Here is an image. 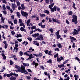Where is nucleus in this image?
<instances>
[{
  "label": "nucleus",
  "mask_w": 80,
  "mask_h": 80,
  "mask_svg": "<svg viewBox=\"0 0 80 80\" xmlns=\"http://www.w3.org/2000/svg\"><path fill=\"white\" fill-rule=\"evenodd\" d=\"M34 50V49H33V48L31 47L29 49V51H27L26 52H24V55H26L27 56H29V58L27 59L28 60H31L32 58H34V57L33 56L32 54H31L30 55H29V54L28 53V52H33Z\"/></svg>",
  "instance_id": "nucleus-1"
},
{
  "label": "nucleus",
  "mask_w": 80,
  "mask_h": 80,
  "mask_svg": "<svg viewBox=\"0 0 80 80\" xmlns=\"http://www.w3.org/2000/svg\"><path fill=\"white\" fill-rule=\"evenodd\" d=\"M18 71L21 73H24L25 74H27L28 73V72L25 70V67L23 66V65L21 66V69L18 70Z\"/></svg>",
  "instance_id": "nucleus-2"
},
{
  "label": "nucleus",
  "mask_w": 80,
  "mask_h": 80,
  "mask_svg": "<svg viewBox=\"0 0 80 80\" xmlns=\"http://www.w3.org/2000/svg\"><path fill=\"white\" fill-rule=\"evenodd\" d=\"M73 19H72V22H74L75 24H77L78 21H77V17L75 15L72 16Z\"/></svg>",
  "instance_id": "nucleus-3"
},
{
  "label": "nucleus",
  "mask_w": 80,
  "mask_h": 80,
  "mask_svg": "<svg viewBox=\"0 0 80 80\" xmlns=\"http://www.w3.org/2000/svg\"><path fill=\"white\" fill-rule=\"evenodd\" d=\"M21 13L22 16H23V17H25L26 18H27V17H28V15L27 12L22 10L21 11Z\"/></svg>",
  "instance_id": "nucleus-4"
},
{
  "label": "nucleus",
  "mask_w": 80,
  "mask_h": 80,
  "mask_svg": "<svg viewBox=\"0 0 80 80\" xmlns=\"http://www.w3.org/2000/svg\"><path fill=\"white\" fill-rule=\"evenodd\" d=\"M79 33L78 31H77V30L76 29L74 30V31L72 32V34L73 35H77Z\"/></svg>",
  "instance_id": "nucleus-5"
},
{
  "label": "nucleus",
  "mask_w": 80,
  "mask_h": 80,
  "mask_svg": "<svg viewBox=\"0 0 80 80\" xmlns=\"http://www.w3.org/2000/svg\"><path fill=\"white\" fill-rule=\"evenodd\" d=\"M69 39L71 40V42L72 43H73V41H77V39H76V38L72 37V36H70L69 37Z\"/></svg>",
  "instance_id": "nucleus-6"
},
{
  "label": "nucleus",
  "mask_w": 80,
  "mask_h": 80,
  "mask_svg": "<svg viewBox=\"0 0 80 80\" xmlns=\"http://www.w3.org/2000/svg\"><path fill=\"white\" fill-rule=\"evenodd\" d=\"M15 46L13 50L14 51L15 50V52H18V44H15Z\"/></svg>",
  "instance_id": "nucleus-7"
},
{
  "label": "nucleus",
  "mask_w": 80,
  "mask_h": 80,
  "mask_svg": "<svg viewBox=\"0 0 80 80\" xmlns=\"http://www.w3.org/2000/svg\"><path fill=\"white\" fill-rule=\"evenodd\" d=\"M56 8L57 6H55L53 8L51 9V12H56V11H57Z\"/></svg>",
  "instance_id": "nucleus-8"
},
{
  "label": "nucleus",
  "mask_w": 80,
  "mask_h": 80,
  "mask_svg": "<svg viewBox=\"0 0 80 80\" xmlns=\"http://www.w3.org/2000/svg\"><path fill=\"white\" fill-rule=\"evenodd\" d=\"M32 64L33 65H35V68H37V66L38 65V64L37 63L35 62V61H33L32 63Z\"/></svg>",
  "instance_id": "nucleus-9"
},
{
  "label": "nucleus",
  "mask_w": 80,
  "mask_h": 80,
  "mask_svg": "<svg viewBox=\"0 0 80 80\" xmlns=\"http://www.w3.org/2000/svg\"><path fill=\"white\" fill-rule=\"evenodd\" d=\"M62 60H64L63 57L62 56L60 58H58L57 59V62H61V61H62Z\"/></svg>",
  "instance_id": "nucleus-10"
},
{
  "label": "nucleus",
  "mask_w": 80,
  "mask_h": 80,
  "mask_svg": "<svg viewBox=\"0 0 80 80\" xmlns=\"http://www.w3.org/2000/svg\"><path fill=\"white\" fill-rule=\"evenodd\" d=\"M53 22H57V23H59V21H58V20L57 19H54L53 18H52V19Z\"/></svg>",
  "instance_id": "nucleus-11"
},
{
  "label": "nucleus",
  "mask_w": 80,
  "mask_h": 80,
  "mask_svg": "<svg viewBox=\"0 0 80 80\" xmlns=\"http://www.w3.org/2000/svg\"><path fill=\"white\" fill-rule=\"evenodd\" d=\"M9 74L10 75V76H12V75L16 76V77H18V74L13 73V72H11Z\"/></svg>",
  "instance_id": "nucleus-12"
},
{
  "label": "nucleus",
  "mask_w": 80,
  "mask_h": 80,
  "mask_svg": "<svg viewBox=\"0 0 80 80\" xmlns=\"http://www.w3.org/2000/svg\"><path fill=\"white\" fill-rule=\"evenodd\" d=\"M5 19L3 17H2L1 18V23H4L5 22Z\"/></svg>",
  "instance_id": "nucleus-13"
},
{
  "label": "nucleus",
  "mask_w": 80,
  "mask_h": 80,
  "mask_svg": "<svg viewBox=\"0 0 80 80\" xmlns=\"http://www.w3.org/2000/svg\"><path fill=\"white\" fill-rule=\"evenodd\" d=\"M12 8L13 10H15V9L16 8V5H15V3H12Z\"/></svg>",
  "instance_id": "nucleus-14"
},
{
  "label": "nucleus",
  "mask_w": 80,
  "mask_h": 80,
  "mask_svg": "<svg viewBox=\"0 0 80 80\" xmlns=\"http://www.w3.org/2000/svg\"><path fill=\"white\" fill-rule=\"evenodd\" d=\"M39 35V33H35L33 34L32 35V36L33 37H35V38H36L37 36H38Z\"/></svg>",
  "instance_id": "nucleus-15"
},
{
  "label": "nucleus",
  "mask_w": 80,
  "mask_h": 80,
  "mask_svg": "<svg viewBox=\"0 0 80 80\" xmlns=\"http://www.w3.org/2000/svg\"><path fill=\"white\" fill-rule=\"evenodd\" d=\"M10 80H16L17 79V77H14L13 76H11L10 78Z\"/></svg>",
  "instance_id": "nucleus-16"
},
{
  "label": "nucleus",
  "mask_w": 80,
  "mask_h": 80,
  "mask_svg": "<svg viewBox=\"0 0 80 80\" xmlns=\"http://www.w3.org/2000/svg\"><path fill=\"white\" fill-rule=\"evenodd\" d=\"M51 5H49V8L51 10L52 8V7H53V5H54V3H52V4H50Z\"/></svg>",
  "instance_id": "nucleus-17"
},
{
  "label": "nucleus",
  "mask_w": 80,
  "mask_h": 80,
  "mask_svg": "<svg viewBox=\"0 0 80 80\" xmlns=\"http://www.w3.org/2000/svg\"><path fill=\"white\" fill-rule=\"evenodd\" d=\"M1 55L2 57H3V60H5L6 58H7V57L5 56V55L4 53H2L1 54Z\"/></svg>",
  "instance_id": "nucleus-18"
},
{
  "label": "nucleus",
  "mask_w": 80,
  "mask_h": 80,
  "mask_svg": "<svg viewBox=\"0 0 80 80\" xmlns=\"http://www.w3.org/2000/svg\"><path fill=\"white\" fill-rule=\"evenodd\" d=\"M20 30L22 31V32H23V31H24V32H26L27 31H26V30L24 29V28L23 27H21L20 28Z\"/></svg>",
  "instance_id": "nucleus-19"
},
{
  "label": "nucleus",
  "mask_w": 80,
  "mask_h": 80,
  "mask_svg": "<svg viewBox=\"0 0 80 80\" xmlns=\"http://www.w3.org/2000/svg\"><path fill=\"white\" fill-rule=\"evenodd\" d=\"M19 25L21 27H23V28H25V26L23 22L20 23Z\"/></svg>",
  "instance_id": "nucleus-20"
},
{
  "label": "nucleus",
  "mask_w": 80,
  "mask_h": 80,
  "mask_svg": "<svg viewBox=\"0 0 80 80\" xmlns=\"http://www.w3.org/2000/svg\"><path fill=\"white\" fill-rule=\"evenodd\" d=\"M37 30L39 32H42V30L40 29H39V28L36 29H35L36 32H37Z\"/></svg>",
  "instance_id": "nucleus-21"
},
{
  "label": "nucleus",
  "mask_w": 80,
  "mask_h": 80,
  "mask_svg": "<svg viewBox=\"0 0 80 80\" xmlns=\"http://www.w3.org/2000/svg\"><path fill=\"white\" fill-rule=\"evenodd\" d=\"M64 67V64H62L58 65V67L59 68H61V67Z\"/></svg>",
  "instance_id": "nucleus-22"
},
{
  "label": "nucleus",
  "mask_w": 80,
  "mask_h": 80,
  "mask_svg": "<svg viewBox=\"0 0 80 80\" xmlns=\"http://www.w3.org/2000/svg\"><path fill=\"white\" fill-rule=\"evenodd\" d=\"M30 19H28L27 22V26H28L29 24H30Z\"/></svg>",
  "instance_id": "nucleus-23"
},
{
  "label": "nucleus",
  "mask_w": 80,
  "mask_h": 80,
  "mask_svg": "<svg viewBox=\"0 0 80 80\" xmlns=\"http://www.w3.org/2000/svg\"><path fill=\"white\" fill-rule=\"evenodd\" d=\"M23 65L24 66L23 67H26V66H27L28 67V66H29V64H27V63H23Z\"/></svg>",
  "instance_id": "nucleus-24"
},
{
  "label": "nucleus",
  "mask_w": 80,
  "mask_h": 80,
  "mask_svg": "<svg viewBox=\"0 0 80 80\" xmlns=\"http://www.w3.org/2000/svg\"><path fill=\"white\" fill-rule=\"evenodd\" d=\"M16 2L17 6H19V5H20V2L18 1V0Z\"/></svg>",
  "instance_id": "nucleus-25"
},
{
  "label": "nucleus",
  "mask_w": 80,
  "mask_h": 80,
  "mask_svg": "<svg viewBox=\"0 0 80 80\" xmlns=\"http://www.w3.org/2000/svg\"><path fill=\"white\" fill-rule=\"evenodd\" d=\"M40 16L41 17H45V15L41 13H40Z\"/></svg>",
  "instance_id": "nucleus-26"
},
{
  "label": "nucleus",
  "mask_w": 80,
  "mask_h": 80,
  "mask_svg": "<svg viewBox=\"0 0 80 80\" xmlns=\"http://www.w3.org/2000/svg\"><path fill=\"white\" fill-rule=\"evenodd\" d=\"M31 29L32 30H33V29H36V26H32L31 27Z\"/></svg>",
  "instance_id": "nucleus-27"
},
{
  "label": "nucleus",
  "mask_w": 80,
  "mask_h": 80,
  "mask_svg": "<svg viewBox=\"0 0 80 80\" xmlns=\"http://www.w3.org/2000/svg\"><path fill=\"white\" fill-rule=\"evenodd\" d=\"M16 37L18 38V37H22V35L20 34H17V36H16Z\"/></svg>",
  "instance_id": "nucleus-28"
},
{
  "label": "nucleus",
  "mask_w": 80,
  "mask_h": 80,
  "mask_svg": "<svg viewBox=\"0 0 80 80\" xmlns=\"http://www.w3.org/2000/svg\"><path fill=\"white\" fill-rule=\"evenodd\" d=\"M68 14L69 15H72L73 14V12L72 11H69L68 12Z\"/></svg>",
  "instance_id": "nucleus-29"
},
{
  "label": "nucleus",
  "mask_w": 80,
  "mask_h": 80,
  "mask_svg": "<svg viewBox=\"0 0 80 80\" xmlns=\"http://www.w3.org/2000/svg\"><path fill=\"white\" fill-rule=\"evenodd\" d=\"M15 68H17V69H18V70H19L20 69V68H19V66H18V65L15 66Z\"/></svg>",
  "instance_id": "nucleus-30"
},
{
  "label": "nucleus",
  "mask_w": 80,
  "mask_h": 80,
  "mask_svg": "<svg viewBox=\"0 0 80 80\" xmlns=\"http://www.w3.org/2000/svg\"><path fill=\"white\" fill-rule=\"evenodd\" d=\"M14 24H17V19H15L14 20Z\"/></svg>",
  "instance_id": "nucleus-31"
},
{
  "label": "nucleus",
  "mask_w": 80,
  "mask_h": 80,
  "mask_svg": "<svg viewBox=\"0 0 80 80\" xmlns=\"http://www.w3.org/2000/svg\"><path fill=\"white\" fill-rule=\"evenodd\" d=\"M44 12L47 14H49V11L47 10H45Z\"/></svg>",
  "instance_id": "nucleus-32"
},
{
  "label": "nucleus",
  "mask_w": 80,
  "mask_h": 80,
  "mask_svg": "<svg viewBox=\"0 0 80 80\" xmlns=\"http://www.w3.org/2000/svg\"><path fill=\"white\" fill-rule=\"evenodd\" d=\"M40 40H43V36L42 35H40L39 36Z\"/></svg>",
  "instance_id": "nucleus-33"
},
{
  "label": "nucleus",
  "mask_w": 80,
  "mask_h": 80,
  "mask_svg": "<svg viewBox=\"0 0 80 80\" xmlns=\"http://www.w3.org/2000/svg\"><path fill=\"white\" fill-rule=\"evenodd\" d=\"M21 7L22 8V10H24V9H25V7L24 6V4H22L21 5Z\"/></svg>",
  "instance_id": "nucleus-34"
},
{
  "label": "nucleus",
  "mask_w": 80,
  "mask_h": 80,
  "mask_svg": "<svg viewBox=\"0 0 80 80\" xmlns=\"http://www.w3.org/2000/svg\"><path fill=\"white\" fill-rule=\"evenodd\" d=\"M17 16H18V18H20V13L19 12H17Z\"/></svg>",
  "instance_id": "nucleus-35"
},
{
  "label": "nucleus",
  "mask_w": 80,
  "mask_h": 80,
  "mask_svg": "<svg viewBox=\"0 0 80 80\" xmlns=\"http://www.w3.org/2000/svg\"><path fill=\"white\" fill-rule=\"evenodd\" d=\"M2 9L3 10H6V7H5V5H4L2 6Z\"/></svg>",
  "instance_id": "nucleus-36"
},
{
  "label": "nucleus",
  "mask_w": 80,
  "mask_h": 80,
  "mask_svg": "<svg viewBox=\"0 0 80 80\" xmlns=\"http://www.w3.org/2000/svg\"><path fill=\"white\" fill-rule=\"evenodd\" d=\"M49 31L51 32V33H53V28H51L49 29Z\"/></svg>",
  "instance_id": "nucleus-37"
},
{
  "label": "nucleus",
  "mask_w": 80,
  "mask_h": 80,
  "mask_svg": "<svg viewBox=\"0 0 80 80\" xmlns=\"http://www.w3.org/2000/svg\"><path fill=\"white\" fill-rule=\"evenodd\" d=\"M1 1L3 3H4L5 4H7V2H6V0H1Z\"/></svg>",
  "instance_id": "nucleus-38"
},
{
  "label": "nucleus",
  "mask_w": 80,
  "mask_h": 80,
  "mask_svg": "<svg viewBox=\"0 0 80 80\" xmlns=\"http://www.w3.org/2000/svg\"><path fill=\"white\" fill-rule=\"evenodd\" d=\"M45 2L46 3L48 4V3H49V2H50V1L49 0H45Z\"/></svg>",
  "instance_id": "nucleus-39"
},
{
  "label": "nucleus",
  "mask_w": 80,
  "mask_h": 80,
  "mask_svg": "<svg viewBox=\"0 0 80 80\" xmlns=\"http://www.w3.org/2000/svg\"><path fill=\"white\" fill-rule=\"evenodd\" d=\"M47 63H52V61L51 59H50L48 61H47Z\"/></svg>",
  "instance_id": "nucleus-40"
},
{
  "label": "nucleus",
  "mask_w": 80,
  "mask_h": 80,
  "mask_svg": "<svg viewBox=\"0 0 80 80\" xmlns=\"http://www.w3.org/2000/svg\"><path fill=\"white\" fill-rule=\"evenodd\" d=\"M58 53H57L56 54L54 55V58H56L57 57L58 58Z\"/></svg>",
  "instance_id": "nucleus-41"
},
{
  "label": "nucleus",
  "mask_w": 80,
  "mask_h": 80,
  "mask_svg": "<svg viewBox=\"0 0 80 80\" xmlns=\"http://www.w3.org/2000/svg\"><path fill=\"white\" fill-rule=\"evenodd\" d=\"M58 47L59 48H62V46L61 45V44L60 43H58Z\"/></svg>",
  "instance_id": "nucleus-42"
},
{
  "label": "nucleus",
  "mask_w": 80,
  "mask_h": 80,
  "mask_svg": "<svg viewBox=\"0 0 80 80\" xmlns=\"http://www.w3.org/2000/svg\"><path fill=\"white\" fill-rule=\"evenodd\" d=\"M6 8L8 10H10V6H7Z\"/></svg>",
  "instance_id": "nucleus-43"
},
{
  "label": "nucleus",
  "mask_w": 80,
  "mask_h": 80,
  "mask_svg": "<svg viewBox=\"0 0 80 80\" xmlns=\"http://www.w3.org/2000/svg\"><path fill=\"white\" fill-rule=\"evenodd\" d=\"M19 54L20 55V56H22L23 54V52H22L21 51H20L19 52Z\"/></svg>",
  "instance_id": "nucleus-44"
},
{
  "label": "nucleus",
  "mask_w": 80,
  "mask_h": 80,
  "mask_svg": "<svg viewBox=\"0 0 80 80\" xmlns=\"http://www.w3.org/2000/svg\"><path fill=\"white\" fill-rule=\"evenodd\" d=\"M72 7L73 8H74L75 10H76V9H77L76 8H75V3L74 2H73V4L72 5Z\"/></svg>",
  "instance_id": "nucleus-45"
},
{
  "label": "nucleus",
  "mask_w": 80,
  "mask_h": 80,
  "mask_svg": "<svg viewBox=\"0 0 80 80\" xmlns=\"http://www.w3.org/2000/svg\"><path fill=\"white\" fill-rule=\"evenodd\" d=\"M57 39H59V38H60V37H61V36L60 35H58V36H57Z\"/></svg>",
  "instance_id": "nucleus-46"
},
{
  "label": "nucleus",
  "mask_w": 80,
  "mask_h": 80,
  "mask_svg": "<svg viewBox=\"0 0 80 80\" xmlns=\"http://www.w3.org/2000/svg\"><path fill=\"white\" fill-rule=\"evenodd\" d=\"M28 40H29L30 42H31L32 40V39L31 38H28Z\"/></svg>",
  "instance_id": "nucleus-47"
},
{
  "label": "nucleus",
  "mask_w": 80,
  "mask_h": 80,
  "mask_svg": "<svg viewBox=\"0 0 80 80\" xmlns=\"http://www.w3.org/2000/svg\"><path fill=\"white\" fill-rule=\"evenodd\" d=\"M41 27L42 28H45V25H42L41 26Z\"/></svg>",
  "instance_id": "nucleus-48"
},
{
  "label": "nucleus",
  "mask_w": 80,
  "mask_h": 80,
  "mask_svg": "<svg viewBox=\"0 0 80 80\" xmlns=\"http://www.w3.org/2000/svg\"><path fill=\"white\" fill-rule=\"evenodd\" d=\"M10 65H13V62L12 61V60H11L10 61Z\"/></svg>",
  "instance_id": "nucleus-49"
},
{
  "label": "nucleus",
  "mask_w": 80,
  "mask_h": 80,
  "mask_svg": "<svg viewBox=\"0 0 80 80\" xmlns=\"http://www.w3.org/2000/svg\"><path fill=\"white\" fill-rule=\"evenodd\" d=\"M78 32H80V26H78Z\"/></svg>",
  "instance_id": "nucleus-50"
},
{
  "label": "nucleus",
  "mask_w": 80,
  "mask_h": 80,
  "mask_svg": "<svg viewBox=\"0 0 80 80\" xmlns=\"http://www.w3.org/2000/svg\"><path fill=\"white\" fill-rule=\"evenodd\" d=\"M22 19H19V21H18V22L19 23H22Z\"/></svg>",
  "instance_id": "nucleus-51"
},
{
  "label": "nucleus",
  "mask_w": 80,
  "mask_h": 80,
  "mask_svg": "<svg viewBox=\"0 0 80 80\" xmlns=\"http://www.w3.org/2000/svg\"><path fill=\"white\" fill-rule=\"evenodd\" d=\"M40 68H42V70H44L45 68L42 66H40Z\"/></svg>",
  "instance_id": "nucleus-52"
},
{
  "label": "nucleus",
  "mask_w": 80,
  "mask_h": 80,
  "mask_svg": "<svg viewBox=\"0 0 80 80\" xmlns=\"http://www.w3.org/2000/svg\"><path fill=\"white\" fill-rule=\"evenodd\" d=\"M54 50L55 51H59V49L58 48H55L54 49Z\"/></svg>",
  "instance_id": "nucleus-53"
},
{
  "label": "nucleus",
  "mask_w": 80,
  "mask_h": 80,
  "mask_svg": "<svg viewBox=\"0 0 80 80\" xmlns=\"http://www.w3.org/2000/svg\"><path fill=\"white\" fill-rule=\"evenodd\" d=\"M11 56L12 58H16V56L15 55L12 54L11 55Z\"/></svg>",
  "instance_id": "nucleus-54"
},
{
  "label": "nucleus",
  "mask_w": 80,
  "mask_h": 80,
  "mask_svg": "<svg viewBox=\"0 0 80 80\" xmlns=\"http://www.w3.org/2000/svg\"><path fill=\"white\" fill-rule=\"evenodd\" d=\"M59 31H58V32H56V35H57V36L58 35H59Z\"/></svg>",
  "instance_id": "nucleus-55"
},
{
  "label": "nucleus",
  "mask_w": 80,
  "mask_h": 80,
  "mask_svg": "<svg viewBox=\"0 0 80 80\" xmlns=\"http://www.w3.org/2000/svg\"><path fill=\"white\" fill-rule=\"evenodd\" d=\"M53 2V0H50V4H52V3Z\"/></svg>",
  "instance_id": "nucleus-56"
},
{
  "label": "nucleus",
  "mask_w": 80,
  "mask_h": 80,
  "mask_svg": "<svg viewBox=\"0 0 80 80\" xmlns=\"http://www.w3.org/2000/svg\"><path fill=\"white\" fill-rule=\"evenodd\" d=\"M44 52H45V53L47 54V53H49V52L48 50H45L44 51Z\"/></svg>",
  "instance_id": "nucleus-57"
},
{
  "label": "nucleus",
  "mask_w": 80,
  "mask_h": 80,
  "mask_svg": "<svg viewBox=\"0 0 80 80\" xmlns=\"http://www.w3.org/2000/svg\"><path fill=\"white\" fill-rule=\"evenodd\" d=\"M10 29L11 30H13L14 28V27L10 26Z\"/></svg>",
  "instance_id": "nucleus-58"
},
{
  "label": "nucleus",
  "mask_w": 80,
  "mask_h": 80,
  "mask_svg": "<svg viewBox=\"0 0 80 80\" xmlns=\"http://www.w3.org/2000/svg\"><path fill=\"white\" fill-rule=\"evenodd\" d=\"M64 32L66 33H67V32H68V30H67V29H66V30H64Z\"/></svg>",
  "instance_id": "nucleus-59"
},
{
  "label": "nucleus",
  "mask_w": 80,
  "mask_h": 80,
  "mask_svg": "<svg viewBox=\"0 0 80 80\" xmlns=\"http://www.w3.org/2000/svg\"><path fill=\"white\" fill-rule=\"evenodd\" d=\"M18 41V42H22V39H17Z\"/></svg>",
  "instance_id": "nucleus-60"
},
{
  "label": "nucleus",
  "mask_w": 80,
  "mask_h": 80,
  "mask_svg": "<svg viewBox=\"0 0 80 80\" xmlns=\"http://www.w3.org/2000/svg\"><path fill=\"white\" fill-rule=\"evenodd\" d=\"M69 79L70 77H68L66 79H64V80H69Z\"/></svg>",
  "instance_id": "nucleus-61"
},
{
  "label": "nucleus",
  "mask_w": 80,
  "mask_h": 80,
  "mask_svg": "<svg viewBox=\"0 0 80 80\" xmlns=\"http://www.w3.org/2000/svg\"><path fill=\"white\" fill-rule=\"evenodd\" d=\"M2 12L4 14H7V13L6 11H2Z\"/></svg>",
  "instance_id": "nucleus-62"
},
{
  "label": "nucleus",
  "mask_w": 80,
  "mask_h": 80,
  "mask_svg": "<svg viewBox=\"0 0 80 80\" xmlns=\"http://www.w3.org/2000/svg\"><path fill=\"white\" fill-rule=\"evenodd\" d=\"M34 43L33 44H34L35 45H36L37 44V42L35 41H33Z\"/></svg>",
  "instance_id": "nucleus-63"
},
{
  "label": "nucleus",
  "mask_w": 80,
  "mask_h": 80,
  "mask_svg": "<svg viewBox=\"0 0 80 80\" xmlns=\"http://www.w3.org/2000/svg\"><path fill=\"white\" fill-rule=\"evenodd\" d=\"M6 76L8 77V78H10V74H7Z\"/></svg>",
  "instance_id": "nucleus-64"
}]
</instances>
